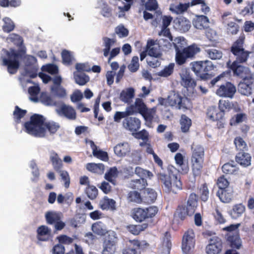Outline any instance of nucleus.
<instances>
[{"label":"nucleus","instance_id":"nucleus-27","mask_svg":"<svg viewBox=\"0 0 254 254\" xmlns=\"http://www.w3.org/2000/svg\"><path fill=\"white\" fill-rule=\"evenodd\" d=\"M245 206L242 204H237L233 206L229 214L232 219H237L242 216L245 212Z\"/></svg>","mask_w":254,"mask_h":254},{"label":"nucleus","instance_id":"nucleus-62","mask_svg":"<svg viewBox=\"0 0 254 254\" xmlns=\"http://www.w3.org/2000/svg\"><path fill=\"white\" fill-rule=\"evenodd\" d=\"M234 143L237 150H239L240 151H245L247 150V144L243 138L240 137H236L235 139Z\"/></svg>","mask_w":254,"mask_h":254},{"label":"nucleus","instance_id":"nucleus-6","mask_svg":"<svg viewBox=\"0 0 254 254\" xmlns=\"http://www.w3.org/2000/svg\"><path fill=\"white\" fill-rule=\"evenodd\" d=\"M200 52V49L195 45H192L183 50L176 52V62L177 64H184L188 59H192Z\"/></svg>","mask_w":254,"mask_h":254},{"label":"nucleus","instance_id":"nucleus-3","mask_svg":"<svg viewBox=\"0 0 254 254\" xmlns=\"http://www.w3.org/2000/svg\"><path fill=\"white\" fill-rule=\"evenodd\" d=\"M1 57L2 64L6 66L10 74H15L19 66V55L16 51L10 49L9 51L3 50Z\"/></svg>","mask_w":254,"mask_h":254},{"label":"nucleus","instance_id":"nucleus-34","mask_svg":"<svg viewBox=\"0 0 254 254\" xmlns=\"http://www.w3.org/2000/svg\"><path fill=\"white\" fill-rule=\"evenodd\" d=\"M190 22L185 17H181L176 22V28L182 32L188 31L190 27Z\"/></svg>","mask_w":254,"mask_h":254},{"label":"nucleus","instance_id":"nucleus-16","mask_svg":"<svg viewBox=\"0 0 254 254\" xmlns=\"http://www.w3.org/2000/svg\"><path fill=\"white\" fill-rule=\"evenodd\" d=\"M26 65L25 68V75L34 78L37 74L36 67L33 65L36 63V59L32 56H27L26 57Z\"/></svg>","mask_w":254,"mask_h":254},{"label":"nucleus","instance_id":"nucleus-40","mask_svg":"<svg viewBox=\"0 0 254 254\" xmlns=\"http://www.w3.org/2000/svg\"><path fill=\"white\" fill-rule=\"evenodd\" d=\"M172 244L169 237L166 236L159 248V251L162 254H170Z\"/></svg>","mask_w":254,"mask_h":254},{"label":"nucleus","instance_id":"nucleus-50","mask_svg":"<svg viewBox=\"0 0 254 254\" xmlns=\"http://www.w3.org/2000/svg\"><path fill=\"white\" fill-rule=\"evenodd\" d=\"M205 52L209 58L212 60H219L222 57V53L215 49H207Z\"/></svg>","mask_w":254,"mask_h":254},{"label":"nucleus","instance_id":"nucleus-46","mask_svg":"<svg viewBox=\"0 0 254 254\" xmlns=\"http://www.w3.org/2000/svg\"><path fill=\"white\" fill-rule=\"evenodd\" d=\"M131 245L123 251V254H138L137 250L139 247V243L137 241L130 242Z\"/></svg>","mask_w":254,"mask_h":254},{"label":"nucleus","instance_id":"nucleus-59","mask_svg":"<svg viewBox=\"0 0 254 254\" xmlns=\"http://www.w3.org/2000/svg\"><path fill=\"white\" fill-rule=\"evenodd\" d=\"M128 200L136 203H140L143 201V198L140 196V194L136 191H130L128 194Z\"/></svg>","mask_w":254,"mask_h":254},{"label":"nucleus","instance_id":"nucleus-30","mask_svg":"<svg viewBox=\"0 0 254 254\" xmlns=\"http://www.w3.org/2000/svg\"><path fill=\"white\" fill-rule=\"evenodd\" d=\"M236 160L242 166H248L251 164V156L249 153L241 152L236 155Z\"/></svg>","mask_w":254,"mask_h":254},{"label":"nucleus","instance_id":"nucleus-39","mask_svg":"<svg viewBox=\"0 0 254 254\" xmlns=\"http://www.w3.org/2000/svg\"><path fill=\"white\" fill-rule=\"evenodd\" d=\"M157 197L156 192L152 189H147L145 190L143 196V201L146 203H153Z\"/></svg>","mask_w":254,"mask_h":254},{"label":"nucleus","instance_id":"nucleus-22","mask_svg":"<svg viewBox=\"0 0 254 254\" xmlns=\"http://www.w3.org/2000/svg\"><path fill=\"white\" fill-rule=\"evenodd\" d=\"M37 239L42 241L49 240L51 237V230L47 226L42 225L37 230Z\"/></svg>","mask_w":254,"mask_h":254},{"label":"nucleus","instance_id":"nucleus-26","mask_svg":"<svg viewBox=\"0 0 254 254\" xmlns=\"http://www.w3.org/2000/svg\"><path fill=\"white\" fill-rule=\"evenodd\" d=\"M181 77V84L184 87H192L195 85L193 80L190 75V73L186 69H183L180 73Z\"/></svg>","mask_w":254,"mask_h":254},{"label":"nucleus","instance_id":"nucleus-5","mask_svg":"<svg viewBox=\"0 0 254 254\" xmlns=\"http://www.w3.org/2000/svg\"><path fill=\"white\" fill-rule=\"evenodd\" d=\"M168 105L185 111L191 108L190 100L187 98H182L178 93L171 92L167 99Z\"/></svg>","mask_w":254,"mask_h":254},{"label":"nucleus","instance_id":"nucleus-43","mask_svg":"<svg viewBox=\"0 0 254 254\" xmlns=\"http://www.w3.org/2000/svg\"><path fill=\"white\" fill-rule=\"evenodd\" d=\"M50 158L55 170L57 171L60 170L62 167V161L58 154L54 151H52L50 153Z\"/></svg>","mask_w":254,"mask_h":254},{"label":"nucleus","instance_id":"nucleus-28","mask_svg":"<svg viewBox=\"0 0 254 254\" xmlns=\"http://www.w3.org/2000/svg\"><path fill=\"white\" fill-rule=\"evenodd\" d=\"M99 206L102 210L116 209V201L113 199L105 196L99 202Z\"/></svg>","mask_w":254,"mask_h":254},{"label":"nucleus","instance_id":"nucleus-42","mask_svg":"<svg viewBox=\"0 0 254 254\" xmlns=\"http://www.w3.org/2000/svg\"><path fill=\"white\" fill-rule=\"evenodd\" d=\"M134 95V90L133 88H128L123 91L120 95V99L125 102H129Z\"/></svg>","mask_w":254,"mask_h":254},{"label":"nucleus","instance_id":"nucleus-23","mask_svg":"<svg viewBox=\"0 0 254 254\" xmlns=\"http://www.w3.org/2000/svg\"><path fill=\"white\" fill-rule=\"evenodd\" d=\"M232 188H227L224 190H219L217 192V195L220 200L224 203L230 202L233 197Z\"/></svg>","mask_w":254,"mask_h":254},{"label":"nucleus","instance_id":"nucleus-48","mask_svg":"<svg viewBox=\"0 0 254 254\" xmlns=\"http://www.w3.org/2000/svg\"><path fill=\"white\" fill-rule=\"evenodd\" d=\"M93 232L99 235H103L107 232L106 226L101 222H97L92 226Z\"/></svg>","mask_w":254,"mask_h":254},{"label":"nucleus","instance_id":"nucleus-1","mask_svg":"<svg viewBox=\"0 0 254 254\" xmlns=\"http://www.w3.org/2000/svg\"><path fill=\"white\" fill-rule=\"evenodd\" d=\"M26 131L29 134L38 137H44L48 130L50 134H54L60 126L54 122H45L41 115L35 114L31 117L30 121L25 123Z\"/></svg>","mask_w":254,"mask_h":254},{"label":"nucleus","instance_id":"nucleus-38","mask_svg":"<svg viewBox=\"0 0 254 254\" xmlns=\"http://www.w3.org/2000/svg\"><path fill=\"white\" fill-rule=\"evenodd\" d=\"M86 169L92 173L102 174L104 171V166L102 163H89L86 165Z\"/></svg>","mask_w":254,"mask_h":254},{"label":"nucleus","instance_id":"nucleus-9","mask_svg":"<svg viewBox=\"0 0 254 254\" xmlns=\"http://www.w3.org/2000/svg\"><path fill=\"white\" fill-rule=\"evenodd\" d=\"M227 65L233 71L235 75L239 76L244 81L253 79L252 74L249 68L237 64V62L231 64L230 61L227 63Z\"/></svg>","mask_w":254,"mask_h":254},{"label":"nucleus","instance_id":"nucleus-55","mask_svg":"<svg viewBox=\"0 0 254 254\" xmlns=\"http://www.w3.org/2000/svg\"><path fill=\"white\" fill-rule=\"evenodd\" d=\"M3 21L4 24L2 25V29L4 32H10L14 29L15 25L13 22L9 18H4L3 19Z\"/></svg>","mask_w":254,"mask_h":254},{"label":"nucleus","instance_id":"nucleus-10","mask_svg":"<svg viewBox=\"0 0 254 254\" xmlns=\"http://www.w3.org/2000/svg\"><path fill=\"white\" fill-rule=\"evenodd\" d=\"M194 234L192 230L186 232L183 238L182 249L184 254H189L194 247Z\"/></svg>","mask_w":254,"mask_h":254},{"label":"nucleus","instance_id":"nucleus-29","mask_svg":"<svg viewBox=\"0 0 254 254\" xmlns=\"http://www.w3.org/2000/svg\"><path fill=\"white\" fill-rule=\"evenodd\" d=\"M175 160L176 164L180 168L177 172H181L182 174H186L189 171V168L187 164L184 163V157L183 155L180 153H177L175 156Z\"/></svg>","mask_w":254,"mask_h":254},{"label":"nucleus","instance_id":"nucleus-11","mask_svg":"<svg viewBox=\"0 0 254 254\" xmlns=\"http://www.w3.org/2000/svg\"><path fill=\"white\" fill-rule=\"evenodd\" d=\"M117 242V234L114 231H110L104 241L103 254H114L115 252V244Z\"/></svg>","mask_w":254,"mask_h":254},{"label":"nucleus","instance_id":"nucleus-21","mask_svg":"<svg viewBox=\"0 0 254 254\" xmlns=\"http://www.w3.org/2000/svg\"><path fill=\"white\" fill-rule=\"evenodd\" d=\"M206 115L209 120L214 122L221 120L224 116V113L217 109L216 107L211 106L208 108Z\"/></svg>","mask_w":254,"mask_h":254},{"label":"nucleus","instance_id":"nucleus-37","mask_svg":"<svg viewBox=\"0 0 254 254\" xmlns=\"http://www.w3.org/2000/svg\"><path fill=\"white\" fill-rule=\"evenodd\" d=\"M147 185V181L144 178L132 180L129 184V187L138 190H142L145 189Z\"/></svg>","mask_w":254,"mask_h":254},{"label":"nucleus","instance_id":"nucleus-4","mask_svg":"<svg viewBox=\"0 0 254 254\" xmlns=\"http://www.w3.org/2000/svg\"><path fill=\"white\" fill-rule=\"evenodd\" d=\"M192 154L191 157L192 169L194 176H198L202 168L204 156V149L198 145L192 146Z\"/></svg>","mask_w":254,"mask_h":254},{"label":"nucleus","instance_id":"nucleus-8","mask_svg":"<svg viewBox=\"0 0 254 254\" xmlns=\"http://www.w3.org/2000/svg\"><path fill=\"white\" fill-rule=\"evenodd\" d=\"M158 211V209L155 206H150L144 209L136 208L132 210L133 218L136 221L141 222L145 219L153 217Z\"/></svg>","mask_w":254,"mask_h":254},{"label":"nucleus","instance_id":"nucleus-13","mask_svg":"<svg viewBox=\"0 0 254 254\" xmlns=\"http://www.w3.org/2000/svg\"><path fill=\"white\" fill-rule=\"evenodd\" d=\"M222 241L218 237L213 236L209 240V243L206 247L207 254H218L222 249Z\"/></svg>","mask_w":254,"mask_h":254},{"label":"nucleus","instance_id":"nucleus-36","mask_svg":"<svg viewBox=\"0 0 254 254\" xmlns=\"http://www.w3.org/2000/svg\"><path fill=\"white\" fill-rule=\"evenodd\" d=\"M51 92L53 96L59 98H64L67 96L66 89L61 85H59L57 86H51Z\"/></svg>","mask_w":254,"mask_h":254},{"label":"nucleus","instance_id":"nucleus-20","mask_svg":"<svg viewBox=\"0 0 254 254\" xmlns=\"http://www.w3.org/2000/svg\"><path fill=\"white\" fill-rule=\"evenodd\" d=\"M146 107V105L142 99L137 98L135 99L134 104L128 107V109L129 111L132 113V115L138 113L141 115Z\"/></svg>","mask_w":254,"mask_h":254},{"label":"nucleus","instance_id":"nucleus-45","mask_svg":"<svg viewBox=\"0 0 254 254\" xmlns=\"http://www.w3.org/2000/svg\"><path fill=\"white\" fill-rule=\"evenodd\" d=\"M74 78L75 82L79 85H84L89 80V78L83 72H74Z\"/></svg>","mask_w":254,"mask_h":254},{"label":"nucleus","instance_id":"nucleus-52","mask_svg":"<svg viewBox=\"0 0 254 254\" xmlns=\"http://www.w3.org/2000/svg\"><path fill=\"white\" fill-rule=\"evenodd\" d=\"M135 174L140 177V178L144 179L146 178L151 179L153 176V174L151 172L139 167L135 168Z\"/></svg>","mask_w":254,"mask_h":254},{"label":"nucleus","instance_id":"nucleus-53","mask_svg":"<svg viewBox=\"0 0 254 254\" xmlns=\"http://www.w3.org/2000/svg\"><path fill=\"white\" fill-rule=\"evenodd\" d=\"M130 115H132V113L129 111L128 108H127L126 111L124 112H116L114 116V120L115 122L120 123L122 119H126Z\"/></svg>","mask_w":254,"mask_h":254},{"label":"nucleus","instance_id":"nucleus-18","mask_svg":"<svg viewBox=\"0 0 254 254\" xmlns=\"http://www.w3.org/2000/svg\"><path fill=\"white\" fill-rule=\"evenodd\" d=\"M86 143L89 145L91 148L92 150V153L94 157L102 161H107L108 160V157L107 153L98 149L93 141H86Z\"/></svg>","mask_w":254,"mask_h":254},{"label":"nucleus","instance_id":"nucleus-33","mask_svg":"<svg viewBox=\"0 0 254 254\" xmlns=\"http://www.w3.org/2000/svg\"><path fill=\"white\" fill-rule=\"evenodd\" d=\"M45 217L47 223L53 224L61 220L63 217V215L60 212L49 211L46 213Z\"/></svg>","mask_w":254,"mask_h":254},{"label":"nucleus","instance_id":"nucleus-60","mask_svg":"<svg viewBox=\"0 0 254 254\" xmlns=\"http://www.w3.org/2000/svg\"><path fill=\"white\" fill-rule=\"evenodd\" d=\"M223 173L228 174H232L237 171V168L236 166L228 163L225 164L222 167Z\"/></svg>","mask_w":254,"mask_h":254},{"label":"nucleus","instance_id":"nucleus-14","mask_svg":"<svg viewBox=\"0 0 254 254\" xmlns=\"http://www.w3.org/2000/svg\"><path fill=\"white\" fill-rule=\"evenodd\" d=\"M57 114L62 117L73 120L76 119V112L75 110L71 106L65 104L62 105L56 110Z\"/></svg>","mask_w":254,"mask_h":254},{"label":"nucleus","instance_id":"nucleus-54","mask_svg":"<svg viewBox=\"0 0 254 254\" xmlns=\"http://www.w3.org/2000/svg\"><path fill=\"white\" fill-rule=\"evenodd\" d=\"M118 174L117 169L116 167L112 168L105 174V178L106 180L114 184V181L117 177Z\"/></svg>","mask_w":254,"mask_h":254},{"label":"nucleus","instance_id":"nucleus-19","mask_svg":"<svg viewBox=\"0 0 254 254\" xmlns=\"http://www.w3.org/2000/svg\"><path fill=\"white\" fill-rule=\"evenodd\" d=\"M115 153L119 157H124L129 154L130 148L129 144L127 142L120 143L114 148Z\"/></svg>","mask_w":254,"mask_h":254},{"label":"nucleus","instance_id":"nucleus-63","mask_svg":"<svg viewBox=\"0 0 254 254\" xmlns=\"http://www.w3.org/2000/svg\"><path fill=\"white\" fill-rule=\"evenodd\" d=\"M43 71L47 72L51 74H56L58 71V67L53 64H48L43 65L42 67Z\"/></svg>","mask_w":254,"mask_h":254},{"label":"nucleus","instance_id":"nucleus-25","mask_svg":"<svg viewBox=\"0 0 254 254\" xmlns=\"http://www.w3.org/2000/svg\"><path fill=\"white\" fill-rule=\"evenodd\" d=\"M248 81L241 82L238 86L239 92L243 95L248 96L251 94L252 88L254 87L253 80H247Z\"/></svg>","mask_w":254,"mask_h":254},{"label":"nucleus","instance_id":"nucleus-58","mask_svg":"<svg viewBox=\"0 0 254 254\" xmlns=\"http://www.w3.org/2000/svg\"><path fill=\"white\" fill-rule=\"evenodd\" d=\"M99 5L98 8L101 9L102 15L106 17H109L112 15V12L111 8L105 3H104L102 0L99 1Z\"/></svg>","mask_w":254,"mask_h":254},{"label":"nucleus","instance_id":"nucleus-49","mask_svg":"<svg viewBox=\"0 0 254 254\" xmlns=\"http://www.w3.org/2000/svg\"><path fill=\"white\" fill-rule=\"evenodd\" d=\"M156 108L154 107L151 109H148L146 107V109L141 115L143 116L146 122L150 123L154 119L156 114Z\"/></svg>","mask_w":254,"mask_h":254},{"label":"nucleus","instance_id":"nucleus-2","mask_svg":"<svg viewBox=\"0 0 254 254\" xmlns=\"http://www.w3.org/2000/svg\"><path fill=\"white\" fill-rule=\"evenodd\" d=\"M176 168L173 167L169 168V175L159 173L158 179L163 184L164 188L168 193H177L182 189V183Z\"/></svg>","mask_w":254,"mask_h":254},{"label":"nucleus","instance_id":"nucleus-7","mask_svg":"<svg viewBox=\"0 0 254 254\" xmlns=\"http://www.w3.org/2000/svg\"><path fill=\"white\" fill-rule=\"evenodd\" d=\"M244 38L240 37L233 44L231 48V51L236 56L237 64L246 62L249 56L250 53L245 51L243 48Z\"/></svg>","mask_w":254,"mask_h":254},{"label":"nucleus","instance_id":"nucleus-51","mask_svg":"<svg viewBox=\"0 0 254 254\" xmlns=\"http://www.w3.org/2000/svg\"><path fill=\"white\" fill-rule=\"evenodd\" d=\"M39 101L46 106H55L56 105V102L46 93L41 94Z\"/></svg>","mask_w":254,"mask_h":254},{"label":"nucleus","instance_id":"nucleus-32","mask_svg":"<svg viewBox=\"0 0 254 254\" xmlns=\"http://www.w3.org/2000/svg\"><path fill=\"white\" fill-rule=\"evenodd\" d=\"M190 6V3H174L170 6L169 9L173 13L179 14L185 12Z\"/></svg>","mask_w":254,"mask_h":254},{"label":"nucleus","instance_id":"nucleus-17","mask_svg":"<svg viewBox=\"0 0 254 254\" xmlns=\"http://www.w3.org/2000/svg\"><path fill=\"white\" fill-rule=\"evenodd\" d=\"M147 52L149 56L155 58H158L161 55L159 44L156 41L152 40L147 42Z\"/></svg>","mask_w":254,"mask_h":254},{"label":"nucleus","instance_id":"nucleus-56","mask_svg":"<svg viewBox=\"0 0 254 254\" xmlns=\"http://www.w3.org/2000/svg\"><path fill=\"white\" fill-rule=\"evenodd\" d=\"M173 44L175 49L176 52L181 50L180 49L184 47L187 45L185 39L183 37H178L173 39Z\"/></svg>","mask_w":254,"mask_h":254},{"label":"nucleus","instance_id":"nucleus-41","mask_svg":"<svg viewBox=\"0 0 254 254\" xmlns=\"http://www.w3.org/2000/svg\"><path fill=\"white\" fill-rule=\"evenodd\" d=\"M197 206V199L196 195L194 193H191L187 201V207L189 209L190 212L194 213L195 209Z\"/></svg>","mask_w":254,"mask_h":254},{"label":"nucleus","instance_id":"nucleus-35","mask_svg":"<svg viewBox=\"0 0 254 254\" xmlns=\"http://www.w3.org/2000/svg\"><path fill=\"white\" fill-rule=\"evenodd\" d=\"M193 214L190 212L189 209L186 206H180L177 209L174 214V217L175 218L183 220L187 216L191 215Z\"/></svg>","mask_w":254,"mask_h":254},{"label":"nucleus","instance_id":"nucleus-12","mask_svg":"<svg viewBox=\"0 0 254 254\" xmlns=\"http://www.w3.org/2000/svg\"><path fill=\"white\" fill-rule=\"evenodd\" d=\"M236 92L235 86L230 82L221 85L216 90V94L222 97L232 98Z\"/></svg>","mask_w":254,"mask_h":254},{"label":"nucleus","instance_id":"nucleus-57","mask_svg":"<svg viewBox=\"0 0 254 254\" xmlns=\"http://www.w3.org/2000/svg\"><path fill=\"white\" fill-rule=\"evenodd\" d=\"M174 64L171 63L166 66L162 70L158 72V75L162 77H167L170 75L173 72Z\"/></svg>","mask_w":254,"mask_h":254},{"label":"nucleus","instance_id":"nucleus-47","mask_svg":"<svg viewBox=\"0 0 254 254\" xmlns=\"http://www.w3.org/2000/svg\"><path fill=\"white\" fill-rule=\"evenodd\" d=\"M180 123L182 131L184 132L188 131L191 125V120L187 116L183 115L181 116Z\"/></svg>","mask_w":254,"mask_h":254},{"label":"nucleus","instance_id":"nucleus-44","mask_svg":"<svg viewBox=\"0 0 254 254\" xmlns=\"http://www.w3.org/2000/svg\"><path fill=\"white\" fill-rule=\"evenodd\" d=\"M40 89L38 85H35L30 87L28 89V92L29 94V99L30 101L34 102H38L39 101V94Z\"/></svg>","mask_w":254,"mask_h":254},{"label":"nucleus","instance_id":"nucleus-24","mask_svg":"<svg viewBox=\"0 0 254 254\" xmlns=\"http://www.w3.org/2000/svg\"><path fill=\"white\" fill-rule=\"evenodd\" d=\"M209 23L208 18L204 15L197 16L192 22L193 25L199 29L207 28L209 26Z\"/></svg>","mask_w":254,"mask_h":254},{"label":"nucleus","instance_id":"nucleus-15","mask_svg":"<svg viewBox=\"0 0 254 254\" xmlns=\"http://www.w3.org/2000/svg\"><path fill=\"white\" fill-rule=\"evenodd\" d=\"M141 122L135 117H127L123 122L125 128L130 131H136L140 127Z\"/></svg>","mask_w":254,"mask_h":254},{"label":"nucleus","instance_id":"nucleus-31","mask_svg":"<svg viewBox=\"0 0 254 254\" xmlns=\"http://www.w3.org/2000/svg\"><path fill=\"white\" fill-rule=\"evenodd\" d=\"M115 43L116 40L114 38H110L107 37H103L102 38V46L104 47L103 51L105 57H107L109 55L111 48Z\"/></svg>","mask_w":254,"mask_h":254},{"label":"nucleus","instance_id":"nucleus-61","mask_svg":"<svg viewBox=\"0 0 254 254\" xmlns=\"http://www.w3.org/2000/svg\"><path fill=\"white\" fill-rule=\"evenodd\" d=\"M85 191L88 197L91 199H95L98 194V190L93 186H88Z\"/></svg>","mask_w":254,"mask_h":254},{"label":"nucleus","instance_id":"nucleus-64","mask_svg":"<svg viewBox=\"0 0 254 254\" xmlns=\"http://www.w3.org/2000/svg\"><path fill=\"white\" fill-rule=\"evenodd\" d=\"M7 40L13 42L18 46H20L23 43L22 38L18 35L14 33L10 34Z\"/></svg>","mask_w":254,"mask_h":254}]
</instances>
